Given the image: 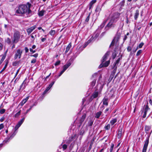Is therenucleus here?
<instances>
[{
    "mask_svg": "<svg viewBox=\"0 0 152 152\" xmlns=\"http://www.w3.org/2000/svg\"><path fill=\"white\" fill-rule=\"evenodd\" d=\"M32 6L31 4L27 2L26 4H22L18 5L15 11V13L18 14L24 15L26 14L27 15H32V11L31 8Z\"/></svg>",
    "mask_w": 152,
    "mask_h": 152,
    "instance_id": "f257e3e1",
    "label": "nucleus"
},
{
    "mask_svg": "<svg viewBox=\"0 0 152 152\" xmlns=\"http://www.w3.org/2000/svg\"><path fill=\"white\" fill-rule=\"evenodd\" d=\"M20 35L19 31H15L13 34V39L12 40V43L14 44L18 43L20 38Z\"/></svg>",
    "mask_w": 152,
    "mask_h": 152,
    "instance_id": "f03ea898",
    "label": "nucleus"
},
{
    "mask_svg": "<svg viewBox=\"0 0 152 152\" xmlns=\"http://www.w3.org/2000/svg\"><path fill=\"white\" fill-rule=\"evenodd\" d=\"M121 13L118 12H113L112 15L110 17V20L113 22L116 23L119 19Z\"/></svg>",
    "mask_w": 152,
    "mask_h": 152,
    "instance_id": "7ed1b4c3",
    "label": "nucleus"
},
{
    "mask_svg": "<svg viewBox=\"0 0 152 152\" xmlns=\"http://www.w3.org/2000/svg\"><path fill=\"white\" fill-rule=\"evenodd\" d=\"M72 59H70L67 62V63L63 66V69L61 72L62 73H63L65 70L70 66L71 64Z\"/></svg>",
    "mask_w": 152,
    "mask_h": 152,
    "instance_id": "20e7f679",
    "label": "nucleus"
},
{
    "mask_svg": "<svg viewBox=\"0 0 152 152\" xmlns=\"http://www.w3.org/2000/svg\"><path fill=\"white\" fill-rule=\"evenodd\" d=\"M22 50L20 49H18L15 52V54L14 56V59L15 60L17 59L18 58L19 59L21 58L22 54Z\"/></svg>",
    "mask_w": 152,
    "mask_h": 152,
    "instance_id": "39448f33",
    "label": "nucleus"
},
{
    "mask_svg": "<svg viewBox=\"0 0 152 152\" xmlns=\"http://www.w3.org/2000/svg\"><path fill=\"white\" fill-rule=\"evenodd\" d=\"M86 117V114L84 113L82 115L81 118L79 120V122L77 124V126L78 128H79L80 127Z\"/></svg>",
    "mask_w": 152,
    "mask_h": 152,
    "instance_id": "423d86ee",
    "label": "nucleus"
},
{
    "mask_svg": "<svg viewBox=\"0 0 152 152\" xmlns=\"http://www.w3.org/2000/svg\"><path fill=\"white\" fill-rule=\"evenodd\" d=\"M27 80V78H26L20 86L19 88L18 89L19 91H22L26 88V86L27 85L26 82Z\"/></svg>",
    "mask_w": 152,
    "mask_h": 152,
    "instance_id": "0eeeda50",
    "label": "nucleus"
},
{
    "mask_svg": "<svg viewBox=\"0 0 152 152\" xmlns=\"http://www.w3.org/2000/svg\"><path fill=\"white\" fill-rule=\"evenodd\" d=\"M149 142V138H148L145 141L142 152H146Z\"/></svg>",
    "mask_w": 152,
    "mask_h": 152,
    "instance_id": "6e6552de",
    "label": "nucleus"
},
{
    "mask_svg": "<svg viewBox=\"0 0 152 152\" xmlns=\"http://www.w3.org/2000/svg\"><path fill=\"white\" fill-rule=\"evenodd\" d=\"M123 128V126H120L118 129L117 137L118 139H120L121 137Z\"/></svg>",
    "mask_w": 152,
    "mask_h": 152,
    "instance_id": "1a4fd4ad",
    "label": "nucleus"
},
{
    "mask_svg": "<svg viewBox=\"0 0 152 152\" xmlns=\"http://www.w3.org/2000/svg\"><path fill=\"white\" fill-rule=\"evenodd\" d=\"M121 37V34L119 32H117L113 39L116 41V43H117L119 41Z\"/></svg>",
    "mask_w": 152,
    "mask_h": 152,
    "instance_id": "9d476101",
    "label": "nucleus"
},
{
    "mask_svg": "<svg viewBox=\"0 0 152 152\" xmlns=\"http://www.w3.org/2000/svg\"><path fill=\"white\" fill-rule=\"evenodd\" d=\"M36 28V26L35 25L27 28L26 31L28 35H29Z\"/></svg>",
    "mask_w": 152,
    "mask_h": 152,
    "instance_id": "9b49d317",
    "label": "nucleus"
},
{
    "mask_svg": "<svg viewBox=\"0 0 152 152\" xmlns=\"http://www.w3.org/2000/svg\"><path fill=\"white\" fill-rule=\"evenodd\" d=\"M113 23H115L113 21H111L110 20V22L106 26L105 28H107V29L108 30L109 28H111L112 27H114V25H113Z\"/></svg>",
    "mask_w": 152,
    "mask_h": 152,
    "instance_id": "f8f14e48",
    "label": "nucleus"
},
{
    "mask_svg": "<svg viewBox=\"0 0 152 152\" xmlns=\"http://www.w3.org/2000/svg\"><path fill=\"white\" fill-rule=\"evenodd\" d=\"M110 51H108L105 53L101 60L102 63L104 62L107 59V57L110 54Z\"/></svg>",
    "mask_w": 152,
    "mask_h": 152,
    "instance_id": "ddd939ff",
    "label": "nucleus"
},
{
    "mask_svg": "<svg viewBox=\"0 0 152 152\" xmlns=\"http://www.w3.org/2000/svg\"><path fill=\"white\" fill-rule=\"evenodd\" d=\"M29 98V96H27L25 99H23L20 103L19 105L23 106L27 101Z\"/></svg>",
    "mask_w": 152,
    "mask_h": 152,
    "instance_id": "4468645a",
    "label": "nucleus"
},
{
    "mask_svg": "<svg viewBox=\"0 0 152 152\" xmlns=\"http://www.w3.org/2000/svg\"><path fill=\"white\" fill-rule=\"evenodd\" d=\"M5 66H4V67H3V68L2 69L0 72V74L1 73H2L6 68H7V66L8 63L9 62V59H6L5 60Z\"/></svg>",
    "mask_w": 152,
    "mask_h": 152,
    "instance_id": "2eb2a0df",
    "label": "nucleus"
},
{
    "mask_svg": "<svg viewBox=\"0 0 152 152\" xmlns=\"http://www.w3.org/2000/svg\"><path fill=\"white\" fill-rule=\"evenodd\" d=\"M72 46V43L71 42L69 43L68 45L67 46L66 49V50L64 53L65 54H66L67 52L69 51V50H70V48H71V47Z\"/></svg>",
    "mask_w": 152,
    "mask_h": 152,
    "instance_id": "dca6fc26",
    "label": "nucleus"
},
{
    "mask_svg": "<svg viewBox=\"0 0 152 152\" xmlns=\"http://www.w3.org/2000/svg\"><path fill=\"white\" fill-rule=\"evenodd\" d=\"M139 10H136L135 13H134V19L135 20H137L139 16Z\"/></svg>",
    "mask_w": 152,
    "mask_h": 152,
    "instance_id": "f3484780",
    "label": "nucleus"
},
{
    "mask_svg": "<svg viewBox=\"0 0 152 152\" xmlns=\"http://www.w3.org/2000/svg\"><path fill=\"white\" fill-rule=\"evenodd\" d=\"M98 94L99 92L98 91L95 90L91 96L93 97V98H96L98 96Z\"/></svg>",
    "mask_w": 152,
    "mask_h": 152,
    "instance_id": "a211bd4d",
    "label": "nucleus"
},
{
    "mask_svg": "<svg viewBox=\"0 0 152 152\" xmlns=\"http://www.w3.org/2000/svg\"><path fill=\"white\" fill-rule=\"evenodd\" d=\"M102 113V112L99 111V112L96 113L95 115V118L98 119L99 118L100 116Z\"/></svg>",
    "mask_w": 152,
    "mask_h": 152,
    "instance_id": "6ab92c4d",
    "label": "nucleus"
},
{
    "mask_svg": "<svg viewBox=\"0 0 152 152\" xmlns=\"http://www.w3.org/2000/svg\"><path fill=\"white\" fill-rule=\"evenodd\" d=\"M151 126L146 125L145 126V132L146 133H147L151 129Z\"/></svg>",
    "mask_w": 152,
    "mask_h": 152,
    "instance_id": "aec40b11",
    "label": "nucleus"
},
{
    "mask_svg": "<svg viewBox=\"0 0 152 152\" xmlns=\"http://www.w3.org/2000/svg\"><path fill=\"white\" fill-rule=\"evenodd\" d=\"M25 119V118L24 117L20 121H19L18 124H17V125L20 127V126L21 125L22 123L24 122V120Z\"/></svg>",
    "mask_w": 152,
    "mask_h": 152,
    "instance_id": "412c9836",
    "label": "nucleus"
},
{
    "mask_svg": "<svg viewBox=\"0 0 152 152\" xmlns=\"http://www.w3.org/2000/svg\"><path fill=\"white\" fill-rule=\"evenodd\" d=\"M25 119V118L24 117L20 121H19L18 124H17V125L20 127V126L21 125L22 123L24 122V120Z\"/></svg>",
    "mask_w": 152,
    "mask_h": 152,
    "instance_id": "4be33fe9",
    "label": "nucleus"
},
{
    "mask_svg": "<svg viewBox=\"0 0 152 152\" xmlns=\"http://www.w3.org/2000/svg\"><path fill=\"white\" fill-rule=\"evenodd\" d=\"M25 119V118L24 117L20 121H19L18 124H17V125L20 127V126L21 125L22 123L24 122V120Z\"/></svg>",
    "mask_w": 152,
    "mask_h": 152,
    "instance_id": "5701e85b",
    "label": "nucleus"
},
{
    "mask_svg": "<svg viewBox=\"0 0 152 152\" xmlns=\"http://www.w3.org/2000/svg\"><path fill=\"white\" fill-rule=\"evenodd\" d=\"M76 136V134H75L74 135L71 136L69 138L68 140V142L70 143L72 142L73 140H74Z\"/></svg>",
    "mask_w": 152,
    "mask_h": 152,
    "instance_id": "b1692460",
    "label": "nucleus"
},
{
    "mask_svg": "<svg viewBox=\"0 0 152 152\" xmlns=\"http://www.w3.org/2000/svg\"><path fill=\"white\" fill-rule=\"evenodd\" d=\"M45 90L44 91L42 94L41 95V96L39 97V99L40 100H42L45 97V94L47 92Z\"/></svg>",
    "mask_w": 152,
    "mask_h": 152,
    "instance_id": "393cba45",
    "label": "nucleus"
},
{
    "mask_svg": "<svg viewBox=\"0 0 152 152\" xmlns=\"http://www.w3.org/2000/svg\"><path fill=\"white\" fill-rule=\"evenodd\" d=\"M108 98H104L103 100V104L104 105H106V106L108 105V102H107L108 101Z\"/></svg>",
    "mask_w": 152,
    "mask_h": 152,
    "instance_id": "a878e982",
    "label": "nucleus"
},
{
    "mask_svg": "<svg viewBox=\"0 0 152 152\" xmlns=\"http://www.w3.org/2000/svg\"><path fill=\"white\" fill-rule=\"evenodd\" d=\"M117 121V119L116 118H114L110 121V123L111 125H113Z\"/></svg>",
    "mask_w": 152,
    "mask_h": 152,
    "instance_id": "bb28decb",
    "label": "nucleus"
},
{
    "mask_svg": "<svg viewBox=\"0 0 152 152\" xmlns=\"http://www.w3.org/2000/svg\"><path fill=\"white\" fill-rule=\"evenodd\" d=\"M101 10V8L100 6L98 5L95 9V11L96 12H99Z\"/></svg>",
    "mask_w": 152,
    "mask_h": 152,
    "instance_id": "cd10ccee",
    "label": "nucleus"
},
{
    "mask_svg": "<svg viewBox=\"0 0 152 152\" xmlns=\"http://www.w3.org/2000/svg\"><path fill=\"white\" fill-rule=\"evenodd\" d=\"M96 79H94L92 81L90 85L91 86L93 87L95 85Z\"/></svg>",
    "mask_w": 152,
    "mask_h": 152,
    "instance_id": "c85d7f7f",
    "label": "nucleus"
},
{
    "mask_svg": "<svg viewBox=\"0 0 152 152\" xmlns=\"http://www.w3.org/2000/svg\"><path fill=\"white\" fill-rule=\"evenodd\" d=\"M114 52L112 53V57L113 59H114L117 56L116 50H114Z\"/></svg>",
    "mask_w": 152,
    "mask_h": 152,
    "instance_id": "c756f323",
    "label": "nucleus"
},
{
    "mask_svg": "<svg viewBox=\"0 0 152 152\" xmlns=\"http://www.w3.org/2000/svg\"><path fill=\"white\" fill-rule=\"evenodd\" d=\"M20 61H16L13 62L12 65L13 66H16L18 65L20 63Z\"/></svg>",
    "mask_w": 152,
    "mask_h": 152,
    "instance_id": "7c9ffc66",
    "label": "nucleus"
},
{
    "mask_svg": "<svg viewBox=\"0 0 152 152\" xmlns=\"http://www.w3.org/2000/svg\"><path fill=\"white\" fill-rule=\"evenodd\" d=\"M98 74L97 72L94 73L92 75L91 78L92 80H93L94 79H96V77L97 76Z\"/></svg>",
    "mask_w": 152,
    "mask_h": 152,
    "instance_id": "2f4dec72",
    "label": "nucleus"
},
{
    "mask_svg": "<svg viewBox=\"0 0 152 152\" xmlns=\"http://www.w3.org/2000/svg\"><path fill=\"white\" fill-rule=\"evenodd\" d=\"M114 76L110 74L108 80V83H110L111 82L113 79Z\"/></svg>",
    "mask_w": 152,
    "mask_h": 152,
    "instance_id": "473e14b6",
    "label": "nucleus"
},
{
    "mask_svg": "<svg viewBox=\"0 0 152 152\" xmlns=\"http://www.w3.org/2000/svg\"><path fill=\"white\" fill-rule=\"evenodd\" d=\"M107 20H108L107 19L106 20H104L103 21V23L100 26V27L101 28H103V27L104 26Z\"/></svg>",
    "mask_w": 152,
    "mask_h": 152,
    "instance_id": "72a5a7b5",
    "label": "nucleus"
},
{
    "mask_svg": "<svg viewBox=\"0 0 152 152\" xmlns=\"http://www.w3.org/2000/svg\"><path fill=\"white\" fill-rule=\"evenodd\" d=\"M110 62V60L106 61L103 64V66L104 67H106L108 66Z\"/></svg>",
    "mask_w": 152,
    "mask_h": 152,
    "instance_id": "f704fd0d",
    "label": "nucleus"
},
{
    "mask_svg": "<svg viewBox=\"0 0 152 152\" xmlns=\"http://www.w3.org/2000/svg\"><path fill=\"white\" fill-rule=\"evenodd\" d=\"M148 104V102H147L146 105L145 106V108L144 109V111H146L147 112V111L149 110L150 109V108L149 107Z\"/></svg>",
    "mask_w": 152,
    "mask_h": 152,
    "instance_id": "c9c22d12",
    "label": "nucleus"
},
{
    "mask_svg": "<svg viewBox=\"0 0 152 152\" xmlns=\"http://www.w3.org/2000/svg\"><path fill=\"white\" fill-rule=\"evenodd\" d=\"M45 12V10H42L41 11H39L38 13V15L39 16L42 17L44 15V13Z\"/></svg>",
    "mask_w": 152,
    "mask_h": 152,
    "instance_id": "e433bc0d",
    "label": "nucleus"
},
{
    "mask_svg": "<svg viewBox=\"0 0 152 152\" xmlns=\"http://www.w3.org/2000/svg\"><path fill=\"white\" fill-rule=\"evenodd\" d=\"M5 42L8 44H10L11 42H12L10 39L9 37L7 38L5 40Z\"/></svg>",
    "mask_w": 152,
    "mask_h": 152,
    "instance_id": "4c0bfd02",
    "label": "nucleus"
},
{
    "mask_svg": "<svg viewBox=\"0 0 152 152\" xmlns=\"http://www.w3.org/2000/svg\"><path fill=\"white\" fill-rule=\"evenodd\" d=\"M56 31L55 30H51L49 32L51 36H53L56 34Z\"/></svg>",
    "mask_w": 152,
    "mask_h": 152,
    "instance_id": "58836bf2",
    "label": "nucleus"
},
{
    "mask_svg": "<svg viewBox=\"0 0 152 152\" xmlns=\"http://www.w3.org/2000/svg\"><path fill=\"white\" fill-rule=\"evenodd\" d=\"M21 110H20L18 112L16 113L14 115V117L16 118H18L19 116H20L21 113Z\"/></svg>",
    "mask_w": 152,
    "mask_h": 152,
    "instance_id": "ea45409f",
    "label": "nucleus"
},
{
    "mask_svg": "<svg viewBox=\"0 0 152 152\" xmlns=\"http://www.w3.org/2000/svg\"><path fill=\"white\" fill-rule=\"evenodd\" d=\"M94 121H92V120H90L88 122V125L89 126H91L93 123Z\"/></svg>",
    "mask_w": 152,
    "mask_h": 152,
    "instance_id": "a19ab883",
    "label": "nucleus"
},
{
    "mask_svg": "<svg viewBox=\"0 0 152 152\" xmlns=\"http://www.w3.org/2000/svg\"><path fill=\"white\" fill-rule=\"evenodd\" d=\"M113 69H114L113 71L111 72V74L114 76H115V74L116 73V72L117 69L116 68V67L115 68H113Z\"/></svg>",
    "mask_w": 152,
    "mask_h": 152,
    "instance_id": "79ce46f5",
    "label": "nucleus"
},
{
    "mask_svg": "<svg viewBox=\"0 0 152 152\" xmlns=\"http://www.w3.org/2000/svg\"><path fill=\"white\" fill-rule=\"evenodd\" d=\"M17 132H14L9 137L11 139H12L15 136Z\"/></svg>",
    "mask_w": 152,
    "mask_h": 152,
    "instance_id": "37998d69",
    "label": "nucleus"
},
{
    "mask_svg": "<svg viewBox=\"0 0 152 152\" xmlns=\"http://www.w3.org/2000/svg\"><path fill=\"white\" fill-rule=\"evenodd\" d=\"M115 43H116V41H114V40L113 39L110 44V45L109 47L110 48L111 46H114Z\"/></svg>",
    "mask_w": 152,
    "mask_h": 152,
    "instance_id": "c03bdc74",
    "label": "nucleus"
},
{
    "mask_svg": "<svg viewBox=\"0 0 152 152\" xmlns=\"http://www.w3.org/2000/svg\"><path fill=\"white\" fill-rule=\"evenodd\" d=\"M110 124H108L106 126H105L104 128L106 130H108L110 129Z\"/></svg>",
    "mask_w": 152,
    "mask_h": 152,
    "instance_id": "a18cd8bd",
    "label": "nucleus"
},
{
    "mask_svg": "<svg viewBox=\"0 0 152 152\" xmlns=\"http://www.w3.org/2000/svg\"><path fill=\"white\" fill-rule=\"evenodd\" d=\"M143 113V114L142 116V118H145L146 117L147 112L145 111H142V113Z\"/></svg>",
    "mask_w": 152,
    "mask_h": 152,
    "instance_id": "49530a36",
    "label": "nucleus"
},
{
    "mask_svg": "<svg viewBox=\"0 0 152 152\" xmlns=\"http://www.w3.org/2000/svg\"><path fill=\"white\" fill-rule=\"evenodd\" d=\"M142 52V50H138L136 54L137 56H138L140 55Z\"/></svg>",
    "mask_w": 152,
    "mask_h": 152,
    "instance_id": "de8ad7c7",
    "label": "nucleus"
},
{
    "mask_svg": "<svg viewBox=\"0 0 152 152\" xmlns=\"http://www.w3.org/2000/svg\"><path fill=\"white\" fill-rule=\"evenodd\" d=\"M20 68L17 71L16 73H15V76L14 77V78H13V79L12 80L11 82H12V81H13V80L15 78V77H16V76H17V75H18L20 70Z\"/></svg>",
    "mask_w": 152,
    "mask_h": 152,
    "instance_id": "09e8293b",
    "label": "nucleus"
},
{
    "mask_svg": "<svg viewBox=\"0 0 152 152\" xmlns=\"http://www.w3.org/2000/svg\"><path fill=\"white\" fill-rule=\"evenodd\" d=\"M11 140V139L10 138V137L6 138L5 140L3 142H4L5 143H7V142H9L10 140Z\"/></svg>",
    "mask_w": 152,
    "mask_h": 152,
    "instance_id": "8fccbe9b",
    "label": "nucleus"
},
{
    "mask_svg": "<svg viewBox=\"0 0 152 152\" xmlns=\"http://www.w3.org/2000/svg\"><path fill=\"white\" fill-rule=\"evenodd\" d=\"M99 34L98 33H96L94 35V37H93V39L94 40H95L99 36Z\"/></svg>",
    "mask_w": 152,
    "mask_h": 152,
    "instance_id": "3c124183",
    "label": "nucleus"
},
{
    "mask_svg": "<svg viewBox=\"0 0 152 152\" xmlns=\"http://www.w3.org/2000/svg\"><path fill=\"white\" fill-rule=\"evenodd\" d=\"M90 15H91V13H89V14H88V16H87V18H86V19L85 20V21L86 22H88V21L89 18H90Z\"/></svg>",
    "mask_w": 152,
    "mask_h": 152,
    "instance_id": "603ef678",
    "label": "nucleus"
},
{
    "mask_svg": "<svg viewBox=\"0 0 152 152\" xmlns=\"http://www.w3.org/2000/svg\"><path fill=\"white\" fill-rule=\"evenodd\" d=\"M96 2V0H92L89 3V4L92 5Z\"/></svg>",
    "mask_w": 152,
    "mask_h": 152,
    "instance_id": "864d4df0",
    "label": "nucleus"
},
{
    "mask_svg": "<svg viewBox=\"0 0 152 152\" xmlns=\"http://www.w3.org/2000/svg\"><path fill=\"white\" fill-rule=\"evenodd\" d=\"M5 56H2L1 59L0 61V65L1 64L3 61L4 59H5Z\"/></svg>",
    "mask_w": 152,
    "mask_h": 152,
    "instance_id": "5fc2aeb1",
    "label": "nucleus"
},
{
    "mask_svg": "<svg viewBox=\"0 0 152 152\" xmlns=\"http://www.w3.org/2000/svg\"><path fill=\"white\" fill-rule=\"evenodd\" d=\"M6 110L4 109H2L0 110V113L3 114L5 112Z\"/></svg>",
    "mask_w": 152,
    "mask_h": 152,
    "instance_id": "6e6d98bb",
    "label": "nucleus"
},
{
    "mask_svg": "<svg viewBox=\"0 0 152 152\" xmlns=\"http://www.w3.org/2000/svg\"><path fill=\"white\" fill-rule=\"evenodd\" d=\"M114 147V144L113 143H112L111 145V147L110 149V152H112L113 148Z\"/></svg>",
    "mask_w": 152,
    "mask_h": 152,
    "instance_id": "4d7b16f0",
    "label": "nucleus"
},
{
    "mask_svg": "<svg viewBox=\"0 0 152 152\" xmlns=\"http://www.w3.org/2000/svg\"><path fill=\"white\" fill-rule=\"evenodd\" d=\"M94 41V40L93 39V37H92L89 39V40H88L87 42L89 44L92 41Z\"/></svg>",
    "mask_w": 152,
    "mask_h": 152,
    "instance_id": "13d9d810",
    "label": "nucleus"
},
{
    "mask_svg": "<svg viewBox=\"0 0 152 152\" xmlns=\"http://www.w3.org/2000/svg\"><path fill=\"white\" fill-rule=\"evenodd\" d=\"M45 38H42V37L41 40V41L42 42H44L45 41V40L46 39V37H47V35H45Z\"/></svg>",
    "mask_w": 152,
    "mask_h": 152,
    "instance_id": "bf43d9fd",
    "label": "nucleus"
},
{
    "mask_svg": "<svg viewBox=\"0 0 152 152\" xmlns=\"http://www.w3.org/2000/svg\"><path fill=\"white\" fill-rule=\"evenodd\" d=\"M144 45V43L143 42H142L139 44L138 46V47L139 48H141L142 47V46Z\"/></svg>",
    "mask_w": 152,
    "mask_h": 152,
    "instance_id": "052dcab7",
    "label": "nucleus"
},
{
    "mask_svg": "<svg viewBox=\"0 0 152 152\" xmlns=\"http://www.w3.org/2000/svg\"><path fill=\"white\" fill-rule=\"evenodd\" d=\"M127 50L128 52H130L132 50V48L130 46H128L127 48Z\"/></svg>",
    "mask_w": 152,
    "mask_h": 152,
    "instance_id": "680f3d73",
    "label": "nucleus"
},
{
    "mask_svg": "<svg viewBox=\"0 0 152 152\" xmlns=\"http://www.w3.org/2000/svg\"><path fill=\"white\" fill-rule=\"evenodd\" d=\"M67 145L66 144H64L62 146V148L63 149V150H65L67 148Z\"/></svg>",
    "mask_w": 152,
    "mask_h": 152,
    "instance_id": "e2e57ef3",
    "label": "nucleus"
},
{
    "mask_svg": "<svg viewBox=\"0 0 152 152\" xmlns=\"http://www.w3.org/2000/svg\"><path fill=\"white\" fill-rule=\"evenodd\" d=\"M60 63V61L58 60L57 61L55 64L54 65L55 66H57L59 65Z\"/></svg>",
    "mask_w": 152,
    "mask_h": 152,
    "instance_id": "0e129e2a",
    "label": "nucleus"
},
{
    "mask_svg": "<svg viewBox=\"0 0 152 152\" xmlns=\"http://www.w3.org/2000/svg\"><path fill=\"white\" fill-rule=\"evenodd\" d=\"M96 139V138L94 137L93 138V139L91 141L90 144L93 145L94 142Z\"/></svg>",
    "mask_w": 152,
    "mask_h": 152,
    "instance_id": "69168bd1",
    "label": "nucleus"
},
{
    "mask_svg": "<svg viewBox=\"0 0 152 152\" xmlns=\"http://www.w3.org/2000/svg\"><path fill=\"white\" fill-rule=\"evenodd\" d=\"M37 61V60L36 59H33L31 61V63L32 64H34Z\"/></svg>",
    "mask_w": 152,
    "mask_h": 152,
    "instance_id": "338daca9",
    "label": "nucleus"
},
{
    "mask_svg": "<svg viewBox=\"0 0 152 152\" xmlns=\"http://www.w3.org/2000/svg\"><path fill=\"white\" fill-rule=\"evenodd\" d=\"M55 83V81H53L48 86H49L51 88L52 87L53 85Z\"/></svg>",
    "mask_w": 152,
    "mask_h": 152,
    "instance_id": "774afa93",
    "label": "nucleus"
}]
</instances>
